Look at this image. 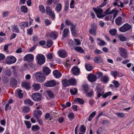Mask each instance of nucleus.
I'll use <instances>...</instances> for the list:
<instances>
[{
	"instance_id": "58836bf2",
	"label": "nucleus",
	"mask_w": 134,
	"mask_h": 134,
	"mask_svg": "<svg viewBox=\"0 0 134 134\" xmlns=\"http://www.w3.org/2000/svg\"><path fill=\"white\" fill-rule=\"evenodd\" d=\"M110 73L111 75L114 77H116L117 76H119L118 75L119 73L116 70L111 71L110 72Z\"/></svg>"
},
{
	"instance_id": "1a4fd4ad",
	"label": "nucleus",
	"mask_w": 134,
	"mask_h": 134,
	"mask_svg": "<svg viewBox=\"0 0 134 134\" xmlns=\"http://www.w3.org/2000/svg\"><path fill=\"white\" fill-rule=\"evenodd\" d=\"M46 11L47 14L52 17L53 19L55 18V14L52 11V9L49 6H48L46 8Z\"/></svg>"
},
{
	"instance_id": "37998d69",
	"label": "nucleus",
	"mask_w": 134,
	"mask_h": 134,
	"mask_svg": "<svg viewBox=\"0 0 134 134\" xmlns=\"http://www.w3.org/2000/svg\"><path fill=\"white\" fill-rule=\"evenodd\" d=\"M70 30L73 35L75 33V26L73 24L71 25Z\"/></svg>"
},
{
	"instance_id": "473e14b6",
	"label": "nucleus",
	"mask_w": 134,
	"mask_h": 134,
	"mask_svg": "<svg viewBox=\"0 0 134 134\" xmlns=\"http://www.w3.org/2000/svg\"><path fill=\"white\" fill-rule=\"evenodd\" d=\"M32 87L35 90L37 91L39 90L41 87L39 83L35 84L33 85Z\"/></svg>"
},
{
	"instance_id": "de8ad7c7",
	"label": "nucleus",
	"mask_w": 134,
	"mask_h": 134,
	"mask_svg": "<svg viewBox=\"0 0 134 134\" xmlns=\"http://www.w3.org/2000/svg\"><path fill=\"white\" fill-rule=\"evenodd\" d=\"M39 10L41 12L44 13H45V10L43 6L40 5L39 6Z\"/></svg>"
},
{
	"instance_id": "a211bd4d",
	"label": "nucleus",
	"mask_w": 134,
	"mask_h": 134,
	"mask_svg": "<svg viewBox=\"0 0 134 134\" xmlns=\"http://www.w3.org/2000/svg\"><path fill=\"white\" fill-rule=\"evenodd\" d=\"M96 90H97V93L98 97L99 98L104 93V92L102 90V89L100 88L98 86L96 87Z\"/></svg>"
},
{
	"instance_id": "5701e85b",
	"label": "nucleus",
	"mask_w": 134,
	"mask_h": 134,
	"mask_svg": "<svg viewBox=\"0 0 134 134\" xmlns=\"http://www.w3.org/2000/svg\"><path fill=\"white\" fill-rule=\"evenodd\" d=\"M30 83L29 82H24L22 83L21 86L24 88L29 89L30 88Z\"/></svg>"
},
{
	"instance_id": "09e8293b",
	"label": "nucleus",
	"mask_w": 134,
	"mask_h": 134,
	"mask_svg": "<svg viewBox=\"0 0 134 134\" xmlns=\"http://www.w3.org/2000/svg\"><path fill=\"white\" fill-rule=\"evenodd\" d=\"M69 1L67 0H66L65 2V5L64 7V10L65 11H66L69 8Z\"/></svg>"
},
{
	"instance_id": "7c9ffc66",
	"label": "nucleus",
	"mask_w": 134,
	"mask_h": 134,
	"mask_svg": "<svg viewBox=\"0 0 134 134\" xmlns=\"http://www.w3.org/2000/svg\"><path fill=\"white\" fill-rule=\"evenodd\" d=\"M97 40L98 41V45L101 46H103L106 44L105 42L99 38H98Z\"/></svg>"
},
{
	"instance_id": "c756f323",
	"label": "nucleus",
	"mask_w": 134,
	"mask_h": 134,
	"mask_svg": "<svg viewBox=\"0 0 134 134\" xmlns=\"http://www.w3.org/2000/svg\"><path fill=\"white\" fill-rule=\"evenodd\" d=\"M74 49L76 51L81 53H82L84 52V50L80 47H75Z\"/></svg>"
},
{
	"instance_id": "9b49d317",
	"label": "nucleus",
	"mask_w": 134,
	"mask_h": 134,
	"mask_svg": "<svg viewBox=\"0 0 134 134\" xmlns=\"http://www.w3.org/2000/svg\"><path fill=\"white\" fill-rule=\"evenodd\" d=\"M58 53L59 57L61 58H65L67 56L66 51L63 50H59L58 52Z\"/></svg>"
},
{
	"instance_id": "4be33fe9",
	"label": "nucleus",
	"mask_w": 134,
	"mask_h": 134,
	"mask_svg": "<svg viewBox=\"0 0 134 134\" xmlns=\"http://www.w3.org/2000/svg\"><path fill=\"white\" fill-rule=\"evenodd\" d=\"M50 36L53 39H55L58 36V33L55 31L52 32L50 34Z\"/></svg>"
},
{
	"instance_id": "f3484780",
	"label": "nucleus",
	"mask_w": 134,
	"mask_h": 134,
	"mask_svg": "<svg viewBox=\"0 0 134 134\" xmlns=\"http://www.w3.org/2000/svg\"><path fill=\"white\" fill-rule=\"evenodd\" d=\"M53 74L54 77L58 79L61 77L62 74L58 70H54L53 72Z\"/></svg>"
},
{
	"instance_id": "13d9d810",
	"label": "nucleus",
	"mask_w": 134,
	"mask_h": 134,
	"mask_svg": "<svg viewBox=\"0 0 134 134\" xmlns=\"http://www.w3.org/2000/svg\"><path fill=\"white\" fill-rule=\"evenodd\" d=\"M112 82L114 84L116 87H119L120 86V84L118 81L114 80Z\"/></svg>"
},
{
	"instance_id": "4468645a",
	"label": "nucleus",
	"mask_w": 134,
	"mask_h": 134,
	"mask_svg": "<svg viewBox=\"0 0 134 134\" xmlns=\"http://www.w3.org/2000/svg\"><path fill=\"white\" fill-rule=\"evenodd\" d=\"M94 62L98 63H100L103 62V60L102 58L100 57L97 56L95 57L94 59Z\"/></svg>"
},
{
	"instance_id": "2eb2a0df",
	"label": "nucleus",
	"mask_w": 134,
	"mask_h": 134,
	"mask_svg": "<svg viewBox=\"0 0 134 134\" xmlns=\"http://www.w3.org/2000/svg\"><path fill=\"white\" fill-rule=\"evenodd\" d=\"M72 73L74 75H78L80 73L79 69L76 67H74L72 69Z\"/></svg>"
},
{
	"instance_id": "9d476101",
	"label": "nucleus",
	"mask_w": 134,
	"mask_h": 134,
	"mask_svg": "<svg viewBox=\"0 0 134 134\" xmlns=\"http://www.w3.org/2000/svg\"><path fill=\"white\" fill-rule=\"evenodd\" d=\"M34 56L33 55L31 54H26L24 57L23 59L24 61H27V62H30L32 61L34 59Z\"/></svg>"
},
{
	"instance_id": "f704fd0d",
	"label": "nucleus",
	"mask_w": 134,
	"mask_h": 134,
	"mask_svg": "<svg viewBox=\"0 0 134 134\" xmlns=\"http://www.w3.org/2000/svg\"><path fill=\"white\" fill-rule=\"evenodd\" d=\"M74 101L75 102H78L80 104H83L84 102V101L82 99L80 98L75 99Z\"/></svg>"
},
{
	"instance_id": "e433bc0d",
	"label": "nucleus",
	"mask_w": 134,
	"mask_h": 134,
	"mask_svg": "<svg viewBox=\"0 0 134 134\" xmlns=\"http://www.w3.org/2000/svg\"><path fill=\"white\" fill-rule=\"evenodd\" d=\"M62 7V5L59 3H58L57 4L56 7L55 8V10L56 11L59 12L61 9Z\"/></svg>"
},
{
	"instance_id": "a878e982",
	"label": "nucleus",
	"mask_w": 134,
	"mask_h": 134,
	"mask_svg": "<svg viewBox=\"0 0 134 134\" xmlns=\"http://www.w3.org/2000/svg\"><path fill=\"white\" fill-rule=\"evenodd\" d=\"M69 32V30L68 29H64L63 32L62 38H64L67 36V35Z\"/></svg>"
},
{
	"instance_id": "393cba45",
	"label": "nucleus",
	"mask_w": 134,
	"mask_h": 134,
	"mask_svg": "<svg viewBox=\"0 0 134 134\" xmlns=\"http://www.w3.org/2000/svg\"><path fill=\"white\" fill-rule=\"evenodd\" d=\"M12 31L13 32H15L17 33H18L19 31V27L17 25H14L12 26Z\"/></svg>"
},
{
	"instance_id": "ea45409f",
	"label": "nucleus",
	"mask_w": 134,
	"mask_h": 134,
	"mask_svg": "<svg viewBox=\"0 0 134 134\" xmlns=\"http://www.w3.org/2000/svg\"><path fill=\"white\" fill-rule=\"evenodd\" d=\"M119 40L121 41L124 42L126 40V38L122 35H120L118 36Z\"/></svg>"
},
{
	"instance_id": "bb28decb",
	"label": "nucleus",
	"mask_w": 134,
	"mask_h": 134,
	"mask_svg": "<svg viewBox=\"0 0 134 134\" xmlns=\"http://www.w3.org/2000/svg\"><path fill=\"white\" fill-rule=\"evenodd\" d=\"M122 18L119 16L115 20V23L118 25H120L122 24Z\"/></svg>"
},
{
	"instance_id": "6e6552de",
	"label": "nucleus",
	"mask_w": 134,
	"mask_h": 134,
	"mask_svg": "<svg viewBox=\"0 0 134 134\" xmlns=\"http://www.w3.org/2000/svg\"><path fill=\"white\" fill-rule=\"evenodd\" d=\"M119 50L120 55L124 58H127V54L126 50L124 48L121 47L119 48Z\"/></svg>"
},
{
	"instance_id": "b1692460",
	"label": "nucleus",
	"mask_w": 134,
	"mask_h": 134,
	"mask_svg": "<svg viewBox=\"0 0 134 134\" xmlns=\"http://www.w3.org/2000/svg\"><path fill=\"white\" fill-rule=\"evenodd\" d=\"M20 28L23 29L28 26V23L27 21L23 22L20 23L19 24Z\"/></svg>"
},
{
	"instance_id": "79ce46f5",
	"label": "nucleus",
	"mask_w": 134,
	"mask_h": 134,
	"mask_svg": "<svg viewBox=\"0 0 134 134\" xmlns=\"http://www.w3.org/2000/svg\"><path fill=\"white\" fill-rule=\"evenodd\" d=\"M71 93L72 95H75L77 92V89L75 88H72L70 90Z\"/></svg>"
},
{
	"instance_id": "864d4df0",
	"label": "nucleus",
	"mask_w": 134,
	"mask_h": 134,
	"mask_svg": "<svg viewBox=\"0 0 134 134\" xmlns=\"http://www.w3.org/2000/svg\"><path fill=\"white\" fill-rule=\"evenodd\" d=\"M24 123L26 126V127L28 128H30L31 127V124L30 122L29 121H24Z\"/></svg>"
},
{
	"instance_id": "aec40b11",
	"label": "nucleus",
	"mask_w": 134,
	"mask_h": 134,
	"mask_svg": "<svg viewBox=\"0 0 134 134\" xmlns=\"http://www.w3.org/2000/svg\"><path fill=\"white\" fill-rule=\"evenodd\" d=\"M62 82L63 85L64 87H67L70 85L69 80L64 79L62 80Z\"/></svg>"
},
{
	"instance_id": "4d7b16f0",
	"label": "nucleus",
	"mask_w": 134,
	"mask_h": 134,
	"mask_svg": "<svg viewBox=\"0 0 134 134\" xmlns=\"http://www.w3.org/2000/svg\"><path fill=\"white\" fill-rule=\"evenodd\" d=\"M53 42L51 40H48L47 42V46L48 47H50L52 45Z\"/></svg>"
},
{
	"instance_id": "603ef678",
	"label": "nucleus",
	"mask_w": 134,
	"mask_h": 134,
	"mask_svg": "<svg viewBox=\"0 0 134 134\" xmlns=\"http://www.w3.org/2000/svg\"><path fill=\"white\" fill-rule=\"evenodd\" d=\"M111 95V92H107L104 94L102 95V96L104 98H105L109 95Z\"/></svg>"
},
{
	"instance_id": "c85d7f7f",
	"label": "nucleus",
	"mask_w": 134,
	"mask_h": 134,
	"mask_svg": "<svg viewBox=\"0 0 134 134\" xmlns=\"http://www.w3.org/2000/svg\"><path fill=\"white\" fill-rule=\"evenodd\" d=\"M24 102L25 104H27L31 106L33 105V102L29 99L24 100Z\"/></svg>"
},
{
	"instance_id": "5fc2aeb1",
	"label": "nucleus",
	"mask_w": 134,
	"mask_h": 134,
	"mask_svg": "<svg viewBox=\"0 0 134 134\" xmlns=\"http://www.w3.org/2000/svg\"><path fill=\"white\" fill-rule=\"evenodd\" d=\"M68 117L70 120H72L74 118V114L72 113H70L68 115Z\"/></svg>"
},
{
	"instance_id": "39448f33",
	"label": "nucleus",
	"mask_w": 134,
	"mask_h": 134,
	"mask_svg": "<svg viewBox=\"0 0 134 134\" xmlns=\"http://www.w3.org/2000/svg\"><path fill=\"white\" fill-rule=\"evenodd\" d=\"M131 28V26L127 23H126L120 28L119 30L121 32H124L128 31Z\"/></svg>"
},
{
	"instance_id": "a19ab883",
	"label": "nucleus",
	"mask_w": 134,
	"mask_h": 134,
	"mask_svg": "<svg viewBox=\"0 0 134 134\" xmlns=\"http://www.w3.org/2000/svg\"><path fill=\"white\" fill-rule=\"evenodd\" d=\"M11 81L10 84L12 86H16L17 83V81L15 79L12 78L11 80Z\"/></svg>"
},
{
	"instance_id": "6e6d98bb",
	"label": "nucleus",
	"mask_w": 134,
	"mask_h": 134,
	"mask_svg": "<svg viewBox=\"0 0 134 134\" xmlns=\"http://www.w3.org/2000/svg\"><path fill=\"white\" fill-rule=\"evenodd\" d=\"M32 129L34 131H37L40 129V127L37 125H35L32 126Z\"/></svg>"
},
{
	"instance_id": "2f4dec72",
	"label": "nucleus",
	"mask_w": 134,
	"mask_h": 134,
	"mask_svg": "<svg viewBox=\"0 0 134 134\" xmlns=\"http://www.w3.org/2000/svg\"><path fill=\"white\" fill-rule=\"evenodd\" d=\"M22 91L21 90H16V94L20 98H22L23 96V93H22Z\"/></svg>"
},
{
	"instance_id": "cd10ccee",
	"label": "nucleus",
	"mask_w": 134,
	"mask_h": 134,
	"mask_svg": "<svg viewBox=\"0 0 134 134\" xmlns=\"http://www.w3.org/2000/svg\"><path fill=\"white\" fill-rule=\"evenodd\" d=\"M86 128L85 125L83 124L79 128L80 132L85 133Z\"/></svg>"
},
{
	"instance_id": "e2e57ef3",
	"label": "nucleus",
	"mask_w": 134,
	"mask_h": 134,
	"mask_svg": "<svg viewBox=\"0 0 134 134\" xmlns=\"http://www.w3.org/2000/svg\"><path fill=\"white\" fill-rule=\"evenodd\" d=\"M74 0H71V2L70 4V7L71 8H74Z\"/></svg>"
},
{
	"instance_id": "dca6fc26",
	"label": "nucleus",
	"mask_w": 134,
	"mask_h": 134,
	"mask_svg": "<svg viewBox=\"0 0 134 134\" xmlns=\"http://www.w3.org/2000/svg\"><path fill=\"white\" fill-rule=\"evenodd\" d=\"M42 111L41 110H37L35 111L34 113V116L37 119H39L40 116L42 114Z\"/></svg>"
},
{
	"instance_id": "3c124183",
	"label": "nucleus",
	"mask_w": 134,
	"mask_h": 134,
	"mask_svg": "<svg viewBox=\"0 0 134 134\" xmlns=\"http://www.w3.org/2000/svg\"><path fill=\"white\" fill-rule=\"evenodd\" d=\"M114 12V10H112V11H110V9H108L105 12H104V13L105 15H107L108 14H112Z\"/></svg>"
},
{
	"instance_id": "338daca9",
	"label": "nucleus",
	"mask_w": 134,
	"mask_h": 134,
	"mask_svg": "<svg viewBox=\"0 0 134 134\" xmlns=\"http://www.w3.org/2000/svg\"><path fill=\"white\" fill-rule=\"evenodd\" d=\"M45 23L47 25H49L51 24V22L48 19H46L45 21Z\"/></svg>"
},
{
	"instance_id": "69168bd1",
	"label": "nucleus",
	"mask_w": 134,
	"mask_h": 134,
	"mask_svg": "<svg viewBox=\"0 0 134 134\" xmlns=\"http://www.w3.org/2000/svg\"><path fill=\"white\" fill-rule=\"evenodd\" d=\"M94 52L95 53L98 54H101L102 52V51H101L100 50H98V49H96L94 51Z\"/></svg>"
},
{
	"instance_id": "bf43d9fd",
	"label": "nucleus",
	"mask_w": 134,
	"mask_h": 134,
	"mask_svg": "<svg viewBox=\"0 0 134 134\" xmlns=\"http://www.w3.org/2000/svg\"><path fill=\"white\" fill-rule=\"evenodd\" d=\"M25 113H28L29 112L30 110L29 108L27 107H24L23 109Z\"/></svg>"
},
{
	"instance_id": "0eeeda50",
	"label": "nucleus",
	"mask_w": 134,
	"mask_h": 134,
	"mask_svg": "<svg viewBox=\"0 0 134 134\" xmlns=\"http://www.w3.org/2000/svg\"><path fill=\"white\" fill-rule=\"evenodd\" d=\"M41 95L39 93H35L32 95V99L34 100L39 101L41 100Z\"/></svg>"
},
{
	"instance_id": "6ab92c4d",
	"label": "nucleus",
	"mask_w": 134,
	"mask_h": 134,
	"mask_svg": "<svg viewBox=\"0 0 134 134\" xmlns=\"http://www.w3.org/2000/svg\"><path fill=\"white\" fill-rule=\"evenodd\" d=\"M43 71L46 75H48L51 72V70L50 69L46 66L44 67L43 68Z\"/></svg>"
},
{
	"instance_id": "f8f14e48",
	"label": "nucleus",
	"mask_w": 134,
	"mask_h": 134,
	"mask_svg": "<svg viewBox=\"0 0 134 134\" xmlns=\"http://www.w3.org/2000/svg\"><path fill=\"white\" fill-rule=\"evenodd\" d=\"M97 29V26L95 24H93L92 25L91 29L89 30V32L91 34H93L94 36H96Z\"/></svg>"
},
{
	"instance_id": "4c0bfd02",
	"label": "nucleus",
	"mask_w": 134,
	"mask_h": 134,
	"mask_svg": "<svg viewBox=\"0 0 134 134\" xmlns=\"http://www.w3.org/2000/svg\"><path fill=\"white\" fill-rule=\"evenodd\" d=\"M85 66L86 70L88 71H91L92 69V66L90 64H85Z\"/></svg>"
},
{
	"instance_id": "f03ea898",
	"label": "nucleus",
	"mask_w": 134,
	"mask_h": 134,
	"mask_svg": "<svg viewBox=\"0 0 134 134\" xmlns=\"http://www.w3.org/2000/svg\"><path fill=\"white\" fill-rule=\"evenodd\" d=\"M38 63L40 65L43 64L45 62V59L44 56L41 54H39L36 56Z\"/></svg>"
},
{
	"instance_id": "7ed1b4c3",
	"label": "nucleus",
	"mask_w": 134,
	"mask_h": 134,
	"mask_svg": "<svg viewBox=\"0 0 134 134\" xmlns=\"http://www.w3.org/2000/svg\"><path fill=\"white\" fill-rule=\"evenodd\" d=\"M6 63L8 64H10L15 63L16 61L15 58L13 56H9L6 57Z\"/></svg>"
},
{
	"instance_id": "ddd939ff",
	"label": "nucleus",
	"mask_w": 134,
	"mask_h": 134,
	"mask_svg": "<svg viewBox=\"0 0 134 134\" xmlns=\"http://www.w3.org/2000/svg\"><path fill=\"white\" fill-rule=\"evenodd\" d=\"M88 80L91 82H93L96 81L97 79L95 75L90 74L88 76Z\"/></svg>"
},
{
	"instance_id": "680f3d73",
	"label": "nucleus",
	"mask_w": 134,
	"mask_h": 134,
	"mask_svg": "<svg viewBox=\"0 0 134 134\" xmlns=\"http://www.w3.org/2000/svg\"><path fill=\"white\" fill-rule=\"evenodd\" d=\"M5 74L8 76H10L11 74V72L10 69H8L6 70Z\"/></svg>"
},
{
	"instance_id": "774afa93",
	"label": "nucleus",
	"mask_w": 134,
	"mask_h": 134,
	"mask_svg": "<svg viewBox=\"0 0 134 134\" xmlns=\"http://www.w3.org/2000/svg\"><path fill=\"white\" fill-rule=\"evenodd\" d=\"M77 107L76 105H74L72 106L71 108L74 110L77 111Z\"/></svg>"
},
{
	"instance_id": "f257e3e1",
	"label": "nucleus",
	"mask_w": 134,
	"mask_h": 134,
	"mask_svg": "<svg viewBox=\"0 0 134 134\" xmlns=\"http://www.w3.org/2000/svg\"><path fill=\"white\" fill-rule=\"evenodd\" d=\"M35 76L37 81L38 82L42 83L45 80V77L42 72H36Z\"/></svg>"
},
{
	"instance_id": "c9c22d12",
	"label": "nucleus",
	"mask_w": 134,
	"mask_h": 134,
	"mask_svg": "<svg viewBox=\"0 0 134 134\" xmlns=\"http://www.w3.org/2000/svg\"><path fill=\"white\" fill-rule=\"evenodd\" d=\"M70 85H74L76 84V81L75 79L72 78L69 80Z\"/></svg>"
},
{
	"instance_id": "c03bdc74",
	"label": "nucleus",
	"mask_w": 134,
	"mask_h": 134,
	"mask_svg": "<svg viewBox=\"0 0 134 134\" xmlns=\"http://www.w3.org/2000/svg\"><path fill=\"white\" fill-rule=\"evenodd\" d=\"M117 31L115 29H114L110 30L109 32L110 34L113 35H115Z\"/></svg>"
},
{
	"instance_id": "20e7f679",
	"label": "nucleus",
	"mask_w": 134,
	"mask_h": 134,
	"mask_svg": "<svg viewBox=\"0 0 134 134\" xmlns=\"http://www.w3.org/2000/svg\"><path fill=\"white\" fill-rule=\"evenodd\" d=\"M93 9L97 14L98 18H102L105 16V15L103 14V10L101 8H93Z\"/></svg>"
},
{
	"instance_id": "052dcab7",
	"label": "nucleus",
	"mask_w": 134,
	"mask_h": 134,
	"mask_svg": "<svg viewBox=\"0 0 134 134\" xmlns=\"http://www.w3.org/2000/svg\"><path fill=\"white\" fill-rule=\"evenodd\" d=\"M33 31V29L31 27L29 29L27 30V33L29 35H31L32 34Z\"/></svg>"
},
{
	"instance_id": "412c9836",
	"label": "nucleus",
	"mask_w": 134,
	"mask_h": 134,
	"mask_svg": "<svg viewBox=\"0 0 134 134\" xmlns=\"http://www.w3.org/2000/svg\"><path fill=\"white\" fill-rule=\"evenodd\" d=\"M109 80V78L108 76L105 75L102 77L101 79V81L104 83H107Z\"/></svg>"
},
{
	"instance_id": "a18cd8bd",
	"label": "nucleus",
	"mask_w": 134,
	"mask_h": 134,
	"mask_svg": "<svg viewBox=\"0 0 134 134\" xmlns=\"http://www.w3.org/2000/svg\"><path fill=\"white\" fill-rule=\"evenodd\" d=\"M47 94L51 98H53L54 96V94L52 92L50 91L47 90L46 92Z\"/></svg>"
},
{
	"instance_id": "0e129e2a",
	"label": "nucleus",
	"mask_w": 134,
	"mask_h": 134,
	"mask_svg": "<svg viewBox=\"0 0 134 134\" xmlns=\"http://www.w3.org/2000/svg\"><path fill=\"white\" fill-rule=\"evenodd\" d=\"M46 56L47 59H51L53 58V54L52 53H49L48 54H47Z\"/></svg>"
},
{
	"instance_id": "423d86ee",
	"label": "nucleus",
	"mask_w": 134,
	"mask_h": 134,
	"mask_svg": "<svg viewBox=\"0 0 134 134\" xmlns=\"http://www.w3.org/2000/svg\"><path fill=\"white\" fill-rule=\"evenodd\" d=\"M59 83L58 82H56L54 80L47 82L44 84V86L47 87H52L55 86L56 85Z\"/></svg>"
},
{
	"instance_id": "8fccbe9b",
	"label": "nucleus",
	"mask_w": 134,
	"mask_h": 134,
	"mask_svg": "<svg viewBox=\"0 0 134 134\" xmlns=\"http://www.w3.org/2000/svg\"><path fill=\"white\" fill-rule=\"evenodd\" d=\"M116 115L119 117L122 118L124 117L125 114L123 113L118 112L116 113Z\"/></svg>"
},
{
	"instance_id": "49530a36",
	"label": "nucleus",
	"mask_w": 134,
	"mask_h": 134,
	"mask_svg": "<svg viewBox=\"0 0 134 134\" xmlns=\"http://www.w3.org/2000/svg\"><path fill=\"white\" fill-rule=\"evenodd\" d=\"M21 11L24 13L27 12V8L26 6L24 5L22 6L21 8Z\"/></svg>"
},
{
	"instance_id": "72a5a7b5",
	"label": "nucleus",
	"mask_w": 134,
	"mask_h": 134,
	"mask_svg": "<svg viewBox=\"0 0 134 134\" xmlns=\"http://www.w3.org/2000/svg\"><path fill=\"white\" fill-rule=\"evenodd\" d=\"M96 114V111H94L89 116L88 119V121H91L95 116Z\"/></svg>"
}]
</instances>
